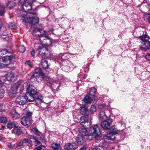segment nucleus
I'll list each match as a JSON object with an SVG mask.
<instances>
[{
	"label": "nucleus",
	"instance_id": "nucleus-9",
	"mask_svg": "<svg viewBox=\"0 0 150 150\" xmlns=\"http://www.w3.org/2000/svg\"><path fill=\"white\" fill-rule=\"evenodd\" d=\"M64 65L61 67L66 72H69L76 67V66L70 61L67 60Z\"/></svg>",
	"mask_w": 150,
	"mask_h": 150
},
{
	"label": "nucleus",
	"instance_id": "nucleus-61",
	"mask_svg": "<svg viewBox=\"0 0 150 150\" xmlns=\"http://www.w3.org/2000/svg\"><path fill=\"white\" fill-rule=\"evenodd\" d=\"M148 22L150 23V16L148 18Z\"/></svg>",
	"mask_w": 150,
	"mask_h": 150
},
{
	"label": "nucleus",
	"instance_id": "nucleus-58",
	"mask_svg": "<svg viewBox=\"0 0 150 150\" xmlns=\"http://www.w3.org/2000/svg\"><path fill=\"white\" fill-rule=\"evenodd\" d=\"M40 139L44 141L45 139V137L43 135H42L40 137Z\"/></svg>",
	"mask_w": 150,
	"mask_h": 150
},
{
	"label": "nucleus",
	"instance_id": "nucleus-35",
	"mask_svg": "<svg viewBox=\"0 0 150 150\" xmlns=\"http://www.w3.org/2000/svg\"><path fill=\"white\" fill-rule=\"evenodd\" d=\"M18 88L17 86H15L14 85L11 87L10 90L17 93V91Z\"/></svg>",
	"mask_w": 150,
	"mask_h": 150
},
{
	"label": "nucleus",
	"instance_id": "nucleus-25",
	"mask_svg": "<svg viewBox=\"0 0 150 150\" xmlns=\"http://www.w3.org/2000/svg\"><path fill=\"white\" fill-rule=\"evenodd\" d=\"M52 147L54 150H61L62 147L60 144L56 143H53L52 145Z\"/></svg>",
	"mask_w": 150,
	"mask_h": 150
},
{
	"label": "nucleus",
	"instance_id": "nucleus-32",
	"mask_svg": "<svg viewBox=\"0 0 150 150\" xmlns=\"http://www.w3.org/2000/svg\"><path fill=\"white\" fill-rule=\"evenodd\" d=\"M96 92V89L94 88H92L90 89L89 94L92 96H94Z\"/></svg>",
	"mask_w": 150,
	"mask_h": 150
},
{
	"label": "nucleus",
	"instance_id": "nucleus-11",
	"mask_svg": "<svg viewBox=\"0 0 150 150\" xmlns=\"http://www.w3.org/2000/svg\"><path fill=\"white\" fill-rule=\"evenodd\" d=\"M77 148V145L76 143L72 142L67 143L64 146V150H75Z\"/></svg>",
	"mask_w": 150,
	"mask_h": 150
},
{
	"label": "nucleus",
	"instance_id": "nucleus-13",
	"mask_svg": "<svg viewBox=\"0 0 150 150\" xmlns=\"http://www.w3.org/2000/svg\"><path fill=\"white\" fill-rule=\"evenodd\" d=\"M36 14V13L35 14H30V16H29L28 18L29 23L33 25H35L36 24L38 23L39 22L38 18L33 16H34Z\"/></svg>",
	"mask_w": 150,
	"mask_h": 150
},
{
	"label": "nucleus",
	"instance_id": "nucleus-19",
	"mask_svg": "<svg viewBox=\"0 0 150 150\" xmlns=\"http://www.w3.org/2000/svg\"><path fill=\"white\" fill-rule=\"evenodd\" d=\"M79 132L81 133V135H82L86 137L88 136L89 138L90 137H88L89 132L87 129L84 126L81 127L79 129Z\"/></svg>",
	"mask_w": 150,
	"mask_h": 150
},
{
	"label": "nucleus",
	"instance_id": "nucleus-57",
	"mask_svg": "<svg viewBox=\"0 0 150 150\" xmlns=\"http://www.w3.org/2000/svg\"><path fill=\"white\" fill-rule=\"evenodd\" d=\"M31 53L32 56L34 57L35 54V51L34 50H32L31 52Z\"/></svg>",
	"mask_w": 150,
	"mask_h": 150
},
{
	"label": "nucleus",
	"instance_id": "nucleus-27",
	"mask_svg": "<svg viewBox=\"0 0 150 150\" xmlns=\"http://www.w3.org/2000/svg\"><path fill=\"white\" fill-rule=\"evenodd\" d=\"M6 11L5 7L1 3H0V16H4Z\"/></svg>",
	"mask_w": 150,
	"mask_h": 150
},
{
	"label": "nucleus",
	"instance_id": "nucleus-17",
	"mask_svg": "<svg viewBox=\"0 0 150 150\" xmlns=\"http://www.w3.org/2000/svg\"><path fill=\"white\" fill-rule=\"evenodd\" d=\"M10 115L14 120L19 118L20 117V114L15 109H12L10 112Z\"/></svg>",
	"mask_w": 150,
	"mask_h": 150
},
{
	"label": "nucleus",
	"instance_id": "nucleus-40",
	"mask_svg": "<svg viewBox=\"0 0 150 150\" xmlns=\"http://www.w3.org/2000/svg\"><path fill=\"white\" fill-rule=\"evenodd\" d=\"M7 122V119L6 117H0V123H5Z\"/></svg>",
	"mask_w": 150,
	"mask_h": 150
},
{
	"label": "nucleus",
	"instance_id": "nucleus-24",
	"mask_svg": "<svg viewBox=\"0 0 150 150\" xmlns=\"http://www.w3.org/2000/svg\"><path fill=\"white\" fill-rule=\"evenodd\" d=\"M4 83H5V81L4 80L1 81V79L0 78V94L3 96L5 92V91L4 90V86H3Z\"/></svg>",
	"mask_w": 150,
	"mask_h": 150
},
{
	"label": "nucleus",
	"instance_id": "nucleus-4",
	"mask_svg": "<svg viewBox=\"0 0 150 150\" xmlns=\"http://www.w3.org/2000/svg\"><path fill=\"white\" fill-rule=\"evenodd\" d=\"M35 73L33 74L30 79V81L32 82L35 81H39L41 80L44 77V75L41 69L36 68L35 70Z\"/></svg>",
	"mask_w": 150,
	"mask_h": 150
},
{
	"label": "nucleus",
	"instance_id": "nucleus-54",
	"mask_svg": "<svg viewBox=\"0 0 150 150\" xmlns=\"http://www.w3.org/2000/svg\"><path fill=\"white\" fill-rule=\"evenodd\" d=\"M98 108L99 109H101L103 108V104H102L100 105H99L98 106Z\"/></svg>",
	"mask_w": 150,
	"mask_h": 150
},
{
	"label": "nucleus",
	"instance_id": "nucleus-21",
	"mask_svg": "<svg viewBox=\"0 0 150 150\" xmlns=\"http://www.w3.org/2000/svg\"><path fill=\"white\" fill-rule=\"evenodd\" d=\"M12 133L18 136H19L22 133V131L21 127L16 126L11 131Z\"/></svg>",
	"mask_w": 150,
	"mask_h": 150
},
{
	"label": "nucleus",
	"instance_id": "nucleus-7",
	"mask_svg": "<svg viewBox=\"0 0 150 150\" xmlns=\"http://www.w3.org/2000/svg\"><path fill=\"white\" fill-rule=\"evenodd\" d=\"M35 47L38 51V54L42 56V58H45L46 56V52L47 50L46 47H44L43 44L38 43L35 42Z\"/></svg>",
	"mask_w": 150,
	"mask_h": 150
},
{
	"label": "nucleus",
	"instance_id": "nucleus-52",
	"mask_svg": "<svg viewBox=\"0 0 150 150\" xmlns=\"http://www.w3.org/2000/svg\"><path fill=\"white\" fill-rule=\"evenodd\" d=\"M87 146L86 145H84L80 148V150H85L87 148Z\"/></svg>",
	"mask_w": 150,
	"mask_h": 150
},
{
	"label": "nucleus",
	"instance_id": "nucleus-60",
	"mask_svg": "<svg viewBox=\"0 0 150 150\" xmlns=\"http://www.w3.org/2000/svg\"><path fill=\"white\" fill-rule=\"evenodd\" d=\"M5 128V126H1V129H4Z\"/></svg>",
	"mask_w": 150,
	"mask_h": 150
},
{
	"label": "nucleus",
	"instance_id": "nucleus-53",
	"mask_svg": "<svg viewBox=\"0 0 150 150\" xmlns=\"http://www.w3.org/2000/svg\"><path fill=\"white\" fill-rule=\"evenodd\" d=\"M8 147L10 148H13V144H11L10 143H8Z\"/></svg>",
	"mask_w": 150,
	"mask_h": 150
},
{
	"label": "nucleus",
	"instance_id": "nucleus-22",
	"mask_svg": "<svg viewBox=\"0 0 150 150\" xmlns=\"http://www.w3.org/2000/svg\"><path fill=\"white\" fill-rule=\"evenodd\" d=\"M115 135L112 132H111L107 135H104V138L107 139H113L115 138Z\"/></svg>",
	"mask_w": 150,
	"mask_h": 150
},
{
	"label": "nucleus",
	"instance_id": "nucleus-41",
	"mask_svg": "<svg viewBox=\"0 0 150 150\" xmlns=\"http://www.w3.org/2000/svg\"><path fill=\"white\" fill-rule=\"evenodd\" d=\"M16 93L10 90L8 93V95L11 98H13L16 95Z\"/></svg>",
	"mask_w": 150,
	"mask_h": 150
},
{
	"label": "nucleus",
	"instance_id": "nucleus-33",
	"mask_svg": "<svg viewBox=\"0 0 150 150\" xmlns=\"http://www.w3.org/2000/svg\"><path fill=\"white\" fill-rule=\"evenodd\" d=\"M59 57L60 59L62 60H65L68 58L69 56L67 55V54L66 53L61 54L59 56Z\"/></svg>",
	"mask_w": 150,
	"mask_h": 150
},
{
	"label": "nucleus",
	"instance_id": "nucleus-29",
	"mask_svg": "<svg viewBox=\"0 0 150 150\" xmlns=\"http://www.w3.org/2000/svg\"><path fill=\"white\" fill-rule=\"evenodd\" d=\"M30 14H33V15L36 14L35 13L28 12L26 13V14H22L20 16L21 17L23 18H28L30 16Z\"/></svg>",
	"mask_w": 150,
	"mask_h": 150
},
{
	"label": "nucleus",
	"instance_id": "nucleus-14",
	"mask_svg": "<svg viewBox=\"0 0 150 150\" xmlns=\"http://www.w3.org/2000/svg\"><path fill=\"white\" fill-rule=\"evenodd\" d=\"M15 75L13 72H11L8 73L5 76L2 77L1 79L5 81V82L6 81H11L12 79L14 78Z\"/></svg>",
	"mask_w": 150,
	"mask_h": 150
},
{
	"label": "nucleus",
	"instance_id": "nucleus-8",
	"mask_svg": "<svg viewBox=\"0 0 150 150\" xmlns=\"http://www.w3.org/2000/svg\"><path fill=\"white\" fill-rule=\"evenodd\" d=\"M91 133L88 137L91 136H99L101 134V132L99 129L97 125H95L91 127L90 128Z\"/></svg>",
	"mask_w": 150,
	"mask_h": 150
},
{
	"label": "nucleus",
	"instance_id": "nucleus-59",
	"mask_svg": "<svg viewBox=\"0 0 150 150\" xmlns=\"http://www.w3.org/2000/svg\"><path fill=\"white\" fill-rule=\"evenodd\" d=\"M92 150H101L99 148H93Z\"/></svg>",
	"mask_w": 150,
	"mask_h": 150
},
{
	"label": "nucleus",
	"instance_id": "nucleus-62",
	"mask_svg": "<svg viewBox=\"0 0 150 150\" xmlns=\"http://www.w3.org/2000/svg\"><path fill=\"white\" fill-rule=\"evenodd\" d=\"M148 8H149V10L150 11V4H148Z\"/></svg>",
	"mask_w": 150,
	"mask_h": 150
},
{
	"label": "nucleus",
	"instance_id": "nucleus-28",
	"mask_svg": "<svg viewBox=\"0 0 150 150\" xmlns=\"http://www.w3.org/2000/svg\"><path fill=\"white\" fill-rule=\"evenodd\" d=\"M81 109L80 110V113L82 115H84L86 116V114H87V112H88V111L87 109L85 107H81Z\"/></svg>",
	"mask_w": 150,
	"mask_h": 150
},
{
	"label": "nucleus",
	"instance_id": "nucleus-15",
	"mask_svg": "<svg viewBox=\"0 0 150 150\" xmlns=\"http://www.w3.org/2000/svg\"><path fill=\"white\" fill-rule=\"evenodd\" d=\"M104 116L106 118V120L104 121V129H109L110 127V123L112 122V120L110 119L109 117H107L105 114L104 115Z\"/></svg>",
	"mask_w": 150,
	"mask_h": 150
},
{
	"label": "nucleus",
	"instance_id": "nucleus-3",
	"mask_svg": "<svg viewBox=\"0 0 150 150\" xmlns=\"http://www.w3.org/2000/svg\"><path fill=\"white\" fill-rule=\"evenodd\" d=\"M25 97L26 98V101H28L29 102H32L35 100L37 104L40 103L43 99L42 96L38 94L33 95L26 93Z\"/></svg>",
	"mask_w": 150,
	"mask_h": 150
},
{
	"label": "nucleus",
	"instance_id": "nucleus-30",
	"mask_svg": "<svg viewBox=\"0 0 150 150\" xmlns=\"http://www.w3.org/2000/svg\"><path fill=\"white\" fill-rule=\"evenodd\" d=\"M6 6L10 9H11L12 8L15 6V3L13 1H8L6 4Z\"/></svg>",
	"mask_w": 150,
	"mask_h": 150
},
{
	"label": "nucleus",
	"instance_id": "nucleus-46",
	"mask_svg": "<svg viewBox=\"0 0 150 150\" xmlns=\"http://www.w3.org/2000/svg\"><path fill=\"white\" fill-rule=\"evenodd\" d=\"M9 28L11 29H15L16 28V26L14 24L11 23L9 25Z\"/></svg>",
	"mask_w": 150,
	"mask_h": 150
},
{
	"label": "nucleus",
	"instance_id": "nucleus-44",
	"mask_svg": "<svg viewBox=\"0 0 150 150\" xmlns=\"http://www.w3.org/2000/svg\"><path fill=\"white\" fill-rule=\"evenodd\" d=\"M8 52V51L6 49L2 50L0 51V54L1 55H3L6 54Z\"/></svg>",
	"mask_w": 150,
	"mask_h": 150
},
{
	"label": "nucleus",
	"instance_id": "nucleus-50",
	"mask_svg": "<svg viewBox=\"0 0 150 150\" xmlns=\"http://www.w3.org/2000/svg\"><path fill=\"white\" fill-rule=\"evenodd\" d=\"M4 106L3 104H0V112H3L4 110Z\"/></svg>",
	"mask_w": 150,
	"mask_h": 150
},
{
	"label": "nucleus",
	"instance_id": "nucleus-47",
	"mask_svg": "<svg viewBox=\"0 0 150 150\" xmlns=\"http://www.w3.org/2000/svg\"><path fill=\"white\" fill-rule=\"evenodd\" d=\"M45 147L43 145H40L38 146L35 149L36 150H41L42 149L45 148Z\"/></svg>",
	"mask_w": 150,
	"mask_h": 150
},
{
	"label": "nucleus",
	"instance_id": "nucleus-42",
	"mask_svg": "<svg viewBox=\"0 0 150 150\" xmlns=\"http://www.w3.org/2000/svg\"><path fill=\"white\" fill-rule=\"evenodd\" d=\"M32 131L38 135H40L41 134L40 132L36 128H34L32 129Z\"/></svg>",
	"mask_w": 150,
	"mask_h": 150
},
{
	"label": "nucleus",
	"instance_id": "nucleus-63",
	"mask_svg": "<svg viewBox=\"0 0 150 150\" xmlns=\"http://www.w3.org/2000/svg\"><path fill=\"white\" fill-rule=\"evenodd\" d=\"M4 96L0 94V98H2Z\"/></svg>",
	"mask_w": 150,
	"mask_h": 150
},
{
	"label": "nucleus",
	"instance_id": "nucleus-26",
	"mask_svg": "<svg viewBox=\"0 0 150 150\" xmlns=\"http://www.w3.org/2000/svg\"><path fill=\"white\" fill-rule=\"evenodd\" d=\"M41 64L43 69H48L49 68V65L48 64V62L45 59L42 60Z\"/></svg>",
	"mask_w": 150,
	"mask_h": 150
},
{
	"label": "nucleus",
	"instance_id": "nucleus-6",
	"mask_svg": "<svg viewBox=\"0 0 150 150\" xmlns=\"http://www.w3.org/2000/svg\"><path fill=\"white\" fill-rule=\"evenodd\" d=\"M15 58V57L13 55L6 56L5 57L0 58V68L5 65H7L11 63Z\"/></svg>",
	"mask_w": 150,
	"mask_h": 150
},
{
	"label": "nucleus",
	"instance_id": "nucleus-43",
	"mask_svg": "<svg viewBox=\"0 0 150 150\" xmlns=\"http://www.w3.org/2000/svg\"><path fill=\"white\" fill-rule=\"evenodd\" d=\"M96 111V106L94 105L91 106L90 109V111L93 114Z\"/></svg>",
	"mask_w": 150,
	"mask_h": 150
},
{
	"label": "nucleus",
	"instance_id": "nucleus-45",
	"mask_svg": "<svg viewBox=\"0 0 150 150\" xmlns=\"http://www.w3.org/2000/svg\"><path fill=\"white\" fill-rule=\"evenodd\" d=\"M144 57L146 59L149 60V62L150 63V52L147 53L146 54L144 55Z\"/></svg>",
	"mask_w": 150,
	"mask_h": 150
},
{
	"label": "nucleus",
	"instance_id": "nucleus-37",
	"mask_svg": "<svg viewBox=\"0 0 150 150\" xmlns=\"http://www.w3.org/2000/svg\"><path fill=\"white\" fill-rule=\"evenodd\" d=\"M23 143H25V144L28 146H31V144L29 142L30 140L28 139H25L23 141Z\"/></svg>",
	"mask_w": 150,
	"mask_h": 150
},
{
	"label": "nucleus",
	"instance_id": "nucleus-56",
	"mask_svg": "<svg viewBox=\"0 0 150 150\" xmlns=\"http://www.w3.org/2000/svg\"><path fill=\"white\" fill-rule=\"evenodd\" d=\"M23 141L22 142H20L18 144V146H23Z\"/></svg>",
	"mask_w": 150,
	"mask_h": 150
},
{
	"label": "nucleus",
	"instance_id": "nucleus-20",
	"mask_svg": "<svg viewBox=\"0 0 150 150\" xmlns=\"http://www.w3.org/2000/svg\"><path fill=\"white\" fill-rule=\"evenodd\" d=\"M94 99L93 97H91L89 95H87L85 96L83 101L86 103L90 104L92 103Z\"/></svg>",
	"mask_w": 150,
	"mask_h": 150
},
{
	"label": "nucleus",
	"instance_id": "nucleus-1",
	"mask_svg": "<svg viewBox=\"0 0 150 150\" xmlns=\"http://www.w3.org/2000/svg\"><path fill=\"white\" fill-rule=\"evenodd\" d=\"M33 34L37 37V39L40 40V42L43 45L49 46L52 43L50 37L46 34V32L44 30L37 28L33 29Z\"/></svg>",
	"mask_w": 150,
	"mask_h": 150
},
{
	"label": "nucleus",
	"instance_id": "nucleus-39",
	"mask_svg": "<svg viewBox=\"0 0 150 150\" xmlns=\"http://www.w3.org/2000/svg\"><path fill=\"white\" fill-rule=\"evenodd\" d=\"M18 51L21 52H24L25 50V48L23 46H20L18 47Z\"/></svg>",
	"mask_w": 150,
	"mask_h": 150
},
{
	"label": "nucleus",
	"instance_id": "nucleus-23",
	"mask_svg": "<svg viewBox=\"0 0 150 150\" xmlns=\"http://www.w3.org/2000/svg\"><path fill=\"white\" fill-rule=\"evenodd\" d=\"M89 121L88 116H84L81 117L80 122L81 125H83L85 122H88Z\"/></svg>",
	"mask_w": 150,
	"mask_h": 150
},
{
	"label": "nucleus",
	"instance_id": "nucleus-18",
	"mask_svg": "<svg viewBox=\"0 0 150 150\" xmlns=\"http://www.w3.org/2000/svg\"><path fill=\"white\" fill-rule=\"evenodd\" d=\"M86 139H87L88 138H86ZM86 139L85 137L79 134L76 137V141L79 144L82 145L85 142Z\"/></svg>",
	"mask_w": 150,
	"mask_h": 150
},
{
	"label": "nucleus",
	"instance_id": "nucleus-5",
	"mask_svg": "<svg viewBox=\"0 0 150 150\" xmlns=\"http://www.w3.org/2000/svg\"><path fill=\"white\" fill-rule=\"evenodd\" d=\"M45 81L47 85L51 86L52 89L54 90H58V88L60 85V81L59 80L55 81L52 79L47 77L45 78Z\"/></svg>",
	"mask_w": 150,
	"mask_h": 150
},
{
	"label": "nucleus",
	"instance_id": "nucleus-55",
	"mask_svg": "<svg viewBox=\"0 0 150 150\" xmlns=\"http://www.w3.org/2000/svg\"><path fill=\"white\" fill-rule=\"evenodd\" d=\"M4 139V138L1 135H0V140L3 141Z\"/></svg>",
	"mask_w": 150,
	"mask_h": 150
},
{
	"label": "nucleus",
	"instance_id": "nucleus-64",
	"mask_svg": "<svg viewBox=\"0 0 150 150\" xmlns=\"http://www.w3.org/2000/svg\"><path fill=\"white\" fill-rule=\"evenodd\" d=\"M28 110V109L27 108H26L25 109V110L27 111Z\"/></svg>",
	"mask_w": 150,
	"mask_h": 150
},
{
	"label": "nucleus",
	"instance_id": "nucleus-34",
	"mask_svg": "<svg viewBox=\"0 0 150 150\" xmlns=\"http://www.w3.org/2000/svg\"><path fill=\"white\" fill-rule=\"evenodd\" d=\"M102 113L103 112H100L99 118V119L102 120L100 123V126L102 128H103V117L102 115Z\"/></svg>",
	"mask_w": 150,
	"mask_h": 150
},
{
	"label": "nucleus",
	"instance_id": "nucleus-10",
	"mask_svg": "<svg viewBox=\"0 0 150 150\" xmlns=\"http://www.w3.org/2000/svg\"><path fill=\"white\" fill-rule=\"evenodd\" d=\"M27 86L26 89V93L31 94L33 95H37V89L35 87L32 85H27V83L24 84L23 87Z\"/></svg>",
	"mask_w": 150,
	"mask_h": 150
},
{
	"label": "nucleus",
	"instance_id": "nucleus-38",
	"mask_svg": "<svg viewBox=\"0 0 150 150\" xmlns=\"http://www.w3.org/2000/svg\"><path fill=\"white\" fill-rule=\"evenodd\" d=\"M111 131L115 134H117V132L118 131L117 128L115 126H112L110 129Z\"/></svg>",
	"mask_w": 150,
	"mask_h": 150
},
{
	"label": "nucleus",
	"instance_id": "nucleus-2",
	"mask_svg": "<svg viewBox=\"0 0 150 150\" xmlns=\"http://www.w3.org/2000/svg\"><path fill=\"white\" fill-rule=\"evenodd\" d=\"M140 39L141 45L140 46V48L143 49H148L150 48V41H149V38L146 34L143 35L139 37Z\"/></svg>",
	"mask_w": 150,
	"mask_h": 150
},
{
	"label": "nucleus",
	"instance_id": "nucleus-16",
	"mask_svg": "<svg viewBox=\"0 0 150 150\" xmlns=\"http://www.w3.org/2000/svg\"><path fill=\"white\" fill-rule=\"evenodd\" d=\"M30 117L24 116L21 119V122L24 126L28 127L30 125Z\"/></svg>",
	"mask_w": 150,
	"mask_h": 150
},
{
	"label": "nucleus",
	"instance_id": "nucleus-12",
	"mask_svg": "<svg viewBox=\"0 0 150 150\" xmlns=\"http://www.w3.org/2000/svg\"><path fill=\"white\" fill-rule=\"evenodd\" d=\"M15 102L17 104L23 105L26 103V98L23 96H18L16 98Z\"/></svg>",
	"mask_w": 150,
	"mask_h": 150
},
{
	"label": "nucleus",
	"instance_id": "nucleus-48",
	"mask_svg": "<svg viewBox=\"0 0 150 150\" xmlns=\"http://www.w3.org/2000/svg\"><path fill=\"white\" fill-rule=\"evenodd\" d=\"M23 83V81H18L17 83H16L15 85V86H17L18 87V88L19 87L21 86V84Z\"/></svg>",
	"mask_w": 150,
	"mask_h": 150
},
{
	"label": "nucleus",
	"instance_id": "nucleus-49",
	"mask_svg": "<svg viewBox=\"0 0 150 150\" xmlns=\"http://www.w3.org/2000/svg\"><path fill=\"white\" fill-rule=\"evenodd\" d=\"M32 138L34 140V142H35L37 144H40V142L36 139L35 137L33 136L32 138Z\"/></svg>",
	"mask_w": 150,
	"mask_h": 150
},
{
	"label": "nucleus",
	"instance_id": "nucleus-36",
	"mask_svg": "<svg viewBox=\"0 0 150 150\" xmlns=\"http://www.w3.org/2000/svg\"><path fill=\"white\" fill-rule=\"evenodd\" d=\"M26 66H28L30 67H33V64L30 60L26 61L25 63Z\"/></svg>",
	"mask_w": 150,
	"mask_h": 150
},
{
	"label": "nucleus",
	"instance_id": "nucleus-31",
	"mask_svg": "<svg viewBox=\"0 0 150 150\" xmlns=\"http://www.w3.org/2000/svg\"><path fill=\"white\" fill-rule=\"evenodd\" d=\"M15 124L14 122H8L7 125V127L8 128L11 129L12 128H14L16 127Z\"/></svg>",
	"mask_w": 150,
	"mask_h": 150
},
{
	"label": "nucleus",
	"instance_id": "nucleus-51",
	"mask_svg": "<svg viewBox=\"0 0 150 150\" xmlns=\"http://www.w3.org/2000/svg\"><path fill=\"white\" fill-rule=\"evenodd\" d=\"M26 115L28 116V117H30L31 119V116L32 115V113L30 112H27L26 114Z\"/></svg>",
	"mask_w": 150,
	"mask_h": 150
}]
</instances>
